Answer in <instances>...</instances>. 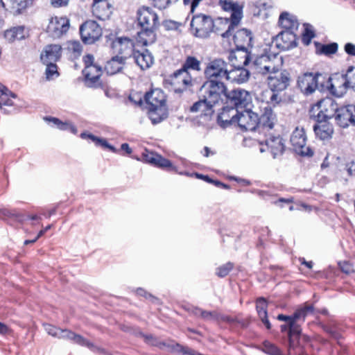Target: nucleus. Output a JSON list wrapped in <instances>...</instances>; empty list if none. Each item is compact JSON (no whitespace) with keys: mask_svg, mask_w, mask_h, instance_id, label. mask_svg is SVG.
Masks as SVG:
<instances>
[{"mask_svg":"<svg viewBox=\"0 0 355 355\" xmlns=\"http://www.w3.org/2000/svg\"><path fill=\"white\" fill-rule=\"evenodd\" d=\"M220 118L230 124L237 123L241 130L245 131H252L257 128L259 120L255 112L250 110L239 111L233 107H224Z\"/></svg>","mask_w":355,"mask_h":355,"instance_id":"obj_1","label":"nucleus"},{"mask_svg":"<svg viewBox=\"0 0 355 355\" xmlns=\"http://www.w3.org/2000/svg\"><path fill=\"white\" fill-rule=\"evenodd\" d=\"M227 22V19L222 18L214 21L209 16L203 14L196 15L193 17L190 24L191 33L193 36L201 39L208 38L213 32L221 35L223 32L220 24L226 25Z\"/></svg>","mask_w":355,"mask_h":355,"instance_id":"obj_2","label":"nucleus"},{"mask_svg":"<svg viewBox=\"0 0 355 355\" xmlns=\"http://www.w3.org/2000/svg\"><path fill=\"white\" fill-rule=\"evenodd\" d=\"M267 80L270 89L263 92V101L275 105L282 101L281 96L277 92H282L288 87L290 76L286 71H277L270 73Z\"/></svg>","mask_w":355,"mask_h":355,"instance_id":"obj_3","label":"nucleus"},{"mask_svg":"<svg viewBox=\"0 0 355 355\" xmlns=\"http://www.w3.org/2000/svg\"><path fill=\"white\" fill-rule=\"evenodd\" d=\"M144 98L148 105V117L153 124H157L166 118V96L162 89H152L145 94Z\"/></svg>","mask_w":355,"mask_h":355,"instance_id":"obj_4","label":"nucleus"},{"mask_svg":"<svg viewBox=\"0 0 355 355\" xmlns=\"http://www.w3.org/2000/svg\"><path fill=\"white\" fill-rule=\"evenodd\" d=\"M202 98L213 107L219 102L226 101L227 88L223 80H207L200 88Z\"/></svg>","mask_w":355,"mask_h":355,"instance_id":"obj_5","label":"nucleus"},{"mask_svg":"<svg viewBox=\"0 0 355 355\" xmlns=\"http://www.w3.org/2000/svg\"><path fill=\"white\" fill-rule=\"evenodd\" d=\"M283 64V59L278 53H266L257 56L252 64L254 73L261 75H269L272 72L280 71Z\"/></svg>","mask_w":355,"mask_h":355,"instance_id":"obj_6","label":"nucleus"},{"mask_svg":"<svg viewBox=\"0 0 355 355\" xmlns=\"http://www.w3.org/2000/svg\"><path fill=\"white\" fill-rule=\"evenodd\" d=\"M252 40L251 32L248 30L243 28L236 31L233 36V40L237 51L230 54V60L232 61L233 58L236 60L239 58L243 60H241L243 65H248L251 60V55L248 53V48L251 46Z\"/></svg>","mask_w":355,"mask_h":355,"instance_id":"obj_7","label":"nucleus"},{"mask_svg":"<svg viewBox=\"0 0 355 355\" xmlns=\"http://www.w3.org/2000/svg\"><path fill=\"white\" fill-rule=\"evenodd\" d=\"M228 69V63L222 58L209 60L206 63L204 74L207 80H223L225 79Z\"/></svg>","mask_w":355,"mask_h":355,"instance_id":"obj_8","label":"nucleus"},{"mask_svg":"<svg viewBox=\"0 0 355 355\" xmlns=\"http://www.w3.org/2000/svg\"><path fill=\"white\" fill-rule=\"evenodd\" d=\"M338 105L331 98L322 99L312 107L313 112H318L315 118L317 121H327L329 119L335 118Z\"/></svg>","mask_w":355,"mask_h":355,"instance_id":"obj_9","label":"nucleus"},{"mask_svg":"<svg viewBox=\"0 0 355 355\" xmlns=\"http://www.w3.org/2000/svg\"><path fill=\"white\" fill-rule=\"evenodd\" d=\"M290 141L295 152L301 156L311 157L313 155V150L306 146V135L304 128H296L291 136Z\"/></svg>","mask_w":355,"mask_h":355,"instance_id":"obj_10","label":"nucleus"},{"mask_svg":"<svg viewBox=\"0 0 355 355\" xmlns=\"http://www.w3.org/2000/svg\"><path fill=\"white\" fill-rule=\"evenodd\" d=\"M266 139L259 143L261 153L269 150L273 158L282 155L284 151L285 146L279 135H273L271 133L266 134Z\"/></svg>","mask_w":355,"mask_h":355,"instance_id":"obj_11","label":"nucleus"},{"mask_svg":"<svg viewBox=\"0 0 355 355\" xmlns=\"http://www.w3.org/2000/svg\"><path fill=\"white\" fill-rule=\"evenodd\" d=\"M321 77L319 73H305L298 76L297 87L304 94H312L316 89H321L319 86V78Z\"/></svg>","mask_w":355,"mask_h":355,"instance_id":"obj_12","label":"nucleus"},{"mask_svg":"<svg viewBox=\"0 0 355 355\" xmlns=\"http://www.w3.org/2000/svg\"><path fill=\"white\" fill-rule=\"evenodd\" d=\"M320 87L322 90L324 85L321 83ZM325 87L328 89L332 95L337 97L342 96L346 92L348 87L345 76L340 73L333 74L328 78Z\"/></svg>","mask_w":355,"mask_h":355,"instance_id":"obj_13","label":"nucleus"},{"mask_svg":"<svg viewBox=\"0 0 355 355\" xmlns=\"http://www.w3.org/2000/svg\"><path fill=\"white\" fill-rule=\"evenodd\" d=\"M80 33L84 43L93 44L101 36L102 30L95 21L89 20L81 25Z\"/></svg>","mask_w":355,"mask_h":355,"instance_id":"obj_14","label":"nucleus"},{"mask_svg":"<svg viewBox=\"0 0 355 355\" xmlns=\"http://www.w3.org/2000/svg\"><path fill=\"white\" fill-rule=\"evenodd\" d=\"M69 26L70 23L68 18L56 16L49 20L46 31L51 37L57 39L66 34Z\"/></svg>","mask_w":355,"mask_h":355,"instance_id":"obj_15","label":"nucleus"},{"mask_svg":"<svg viewBox=\"0 0 355 355\" xmlns=\"http://www.w3.org/2000/svg\"><path fill=\"white\" fill-rule=\"evenodd\" d=\"M334 119L336 123L343 128L355 125V105L338 107Z\"/></svg>","mask_w":355,"mask_h":355,"instance_id":"obj_16","label":"nucleus"},{"mask_svg":"<svg viewBox=\"0 0 355 355\" xmlns=\"http://www.w3.org/2000/svg\"><path fill=\"white\" fill-rule=\"evenodd\" d=\"M138 21L142 28H155L159 24L158 16L149 8H142L137 12Z\"/></svg>","mask_w":355,"mask_h":355,"instance_id":"obj_17","label":"nucleus"},{"mask_svg":"<svg viewBox=\"0 0 355 355\" xmlns=\"http://www.w3.org/2000/svg\"><path fill=\"white\" fill-rule=\"evenodd\" d=\"M111 46L115 53H119V57H123L124 60L133 55V42L128 37H119L114 40Z\"/></svg>","mask_w":355,"mask_h":355,"instance_id":"obj_18","label":"nucleus"},{"mask_svg":"<svg viewBox=\"0 0 355 355\" xmlns=\"http://www.w3.org/2000/svg\"><path fill=\"white\" fill-rule=\"evenodd\" d=\"M296 35L292 31H282L275 38L277 48L283 51L289 50L296 46Z\"/></svg>","mask_w":355,"mask_h":355,"instance_id":"obj_19","label":"nucleus"},{"mask_svg":"<svg viewBox=\"0 0 355 355\" xmlns=\"http://www.w3.org/2000/svg\"><path fill=\"white\" fill-rule=\"evenodd\" d=\"M277 122L276 114L269 107H266L264 111L259 117L257 129L259 132L266 133V131L270 130L273 128Z\"/></svg>","mask_w":355,"mask_h":355,"instance_id":"obj_20","label":"nucleus"},{"mask_svg":"<svg viewBox=\"0 0 355 355\" xmlns=\"http://www.w3.org/2000/svg\"><path fill=\"white\" fill-rule=\"evenodd\" d=\"M144 159L146 162L151 164L155 166L165 168L168 171H177L176 167L172 164L170 160L153 152L147 151L146 153H144Z\"/></svg>","mask_w":355,"mask_h":355,"instance_id":"obj_21","label":"nucleus"},{"mask_svg":"<svg viewBox=\"0 0 355 355\" xmlns=\"http://www.w3.org/2000/svg\"><path fill=\"white\" fill-rule=\"evenodd\" d=\"M250 94L241 89H235L227 93L226 101L235 105L238 110L239 106L245 107L250 100Z\"/></svg>","mask_w":355,"mask_h":355,"instance_id":"obj_22","label":"nucleus"},{"mask_svg":"<svg viewBox=\"0 0 355 355\" xmlns=\"http://www.w3.org/2000/svg\"><path fill=\"white\" fill-rule=\"evenodd\" d=\"M232 14L230 16V19L224 18L223 19H227V24L226 25L220 24V27L222 30L225 28H227V31L223 32L221 33V36L223 37H229L232 35V30L234 28V26H237L239 23L240 20L242 18V7L239 6H236V8L231 11Z\"/></svg>","mask_w":355,"mask_h":355,"instance_id":"obj_23","label":"nucleus"},{"mask_svg":"<svg viewBox=\"0 0 355 355\" xmlns=\"http://www.w3.org/2000/svg\"><path fill=\"white\" fill-rule=\"evenodd\" d=\"M61 46L58 44L47 45L41 53L40 59L44 63L56 62L61 55Z\"/></svg>","mask_w":355,"mask_h":355,"instance_id":"obj_24","label":"nucleus"},{"mask_svg":"<svg viewBox=\"0 0 355 355\" xmlns=\"http://www.w3.org/2000/svg\"><path fill=\"white\" fill-rule=\"evenodd\" d=\"M250 76L249 71L241 67H235L232 69H227L225 80L232 83L241 84L245 83Z\"/></svg>","mask_w":355,"mask_h":355,"instance_id":"obj_25","label":"nucleus"},{"mask_svg":"<svg viewBox=\"0 0 355 355\" xmlns=\"http://www.w3.org/2000/svg\"><path fill=\"white\" fill-rule=\"evenodd\" d=\"M93 15L101 20H105L111 14L110 3L107 0H94L92 4Z\"/></svg>","mask_w":355,"mask_h":355,"instance_id":"obj_26","label":"nucleus"},{"mask_svg":"<svg viewBox=\"0 0 355 355\" xmlns=\"http://www.w3.org/2000/svg\"><path fill=\"white\" fill-rule=\"evenodd\" d=\"M132 57L137 65L143 70L150 67L154 62L152 54L148 50L135 51L133 52Z\"/></svg>","mask_w":355,"mask_h":355,"instance_id":"obj_27","label":"nucleus"},{"mask_svg":"<svg viewBox=\"0 0 355 355\" xmlns=\"http://www.w3.org/2000/svg\"><path fill=\"white\" fill-rule=\"evenodd\" d=\"M313 130L318 137L322 140L329 139L334 133V128L327 121H318L313 126Z\"/></svg>","mask_w":355,"mask_h":355,"instance_id":"obj_28","label":"nucleus"},{"mask_svg":"<svg viewBox=\"0 0 355 355\" xmlns=\"http://www.w3.org/2000/svg\"><path fill=\"white\" fill-rule=\"evenodd\" d=\"M279 24L285 31L293 32L296 31L299 26L296 17L286 12L282 13L279 16Z\"/></svg>","mask_w":355,"mask_h":355,"instance_id":"obj_29","label":"nucleus"},{"mask_svg":"<svg viewBox=\"0 0 355 355\" xmlns=\"http://www.w3.org/2000/svg\"><path fill=\"white\" fill-rule=\"evenodd\" d=\"M28 35V32L24 26L12 27L6 30L4 33L6 40L12 43L15 40H21L24 39Z\"/></svg>","mask_w":355,"mask_h":355,"instance_id":"obj_30","label":"nucleus"},{"mask_svg":"<svg viewBox=\"0 0 355 355\" xmlns=\"http://www.w3.org/2000/svg\"><path fill=\"white\" fill-rule=\"evenodd\" d=\"M125 60L123 57H119V55L114 56L107 62L105 66V71L109 75H114L120 72L124 67Z\"/></svg>","mask_w":355,"mask_h":355,"instance_id":"obj_31","label":"nucleus"},{"mask_svg":"<svg viewBox=\"0 0 355 355\" xmlns=\"http://www.w3.org/2000/svg\"><path fill=\"white\" fill-rule=\"evenodd\" d=\"M155 40L156 35L154 32V28H144L137 33V41L144 46L152 44Z\"/></svg>","mask_w":355,"mask_h":355,"instance_id":"obj_32","label":"nucleus"},{"mask_svg":"<svg viewBox=\"0 0 355 355\" xmlns=\"http://www.w3.org/2000/svg\"><path fill=\"white\" fill-rule=\"evenodd\" d=\"M44 120L49 123H52V126H55L61 130H69L73 134L77 133V128L70 122L62 121L59 119L52 116H45Z\"/></svg>","mask_w":355,"mask_h":355,"instance_id":"obj_33","label":"nucleus"},{"mask_svg":"<svg viewBox=\"0 0 355 355\" xmlns=\"http://www.w3.org/2000/svg\"><path fill=\"white\" fill-rule=\"evenodd\" d=\"M256 308L258 315L268 329H270L271 324L268 319L267 304L264 298H259L257 300Z\"/></svg>","mask_w":355,"mask_h":355,"instance_id":"obj_34","label":"nucleus"},{"mask_svg":"<svg viewBox=\"0 0 355 355\" xmlns=\"http://www.w3.org/2000/svg\"><path fill=\"white\" fill-rule=\"evenodd\" d=\"M83 73L87 81L96 84L101 76V68L98 65L85 67Z\"/></svg>","mask_w":355,"mask_h":355,"instance_id":"obj_35","label":"nucleus"},{"mask_svg":"<svg viewBox=\"0 0 355 355\" xmlns=\"http://www.w3.org/2000/svg\"><path fill=\"white\" fill-rule=\"evenodd\" d=\"M174 78L177 84H182L186 87L192 85L193 79L189 72L182 68L174 73Z\"/></svg>","mask_w":355,"mask_h":355,"instance_id":"obj_36","label":"nucleus"},{"mask_svg":"<svg viewBox=\"0 0 355 355\" xmlns=\"http://www.w3.org/2000/svg\"><path fill=\"white\" fill-rule=\"evenodd\" d=\"M288 326L289 349H291L295 347V337H297L300 335L301 329L295 320H291Z\"/></svg>","mask_w":355,"mask_h":355,"instance_id":"obj_37","label":"nucleus"},{"mask_svg":"<svg viewBox=\"0 0 355 355\" xmlns=\"http://www.w3.org/2000/svg\"><path fill=\"white\" fill-rule=\"evenodd\" d=\"M212 107L213 106L210 105L205 98H202V100L195 103L191 107L190 110L192 112H201L205 115H207L211 112Z\"/></svg>","mask_w":355,"mask_h":355,"instance_id":"obj_38","label":"nucleus"},{"mask_svg":"<svg viewBox=\"0 0 355 355\" xmlns=\"http://www.w3.org/2000/svg\"><path fill=\"white\" fill-rule=\"evenodd\" d=\"M80 137L83 139H91L92 141H93L96 146H101L104 148H109L111 151H112L114 153L117 152V150L114 146L110 145L106 141V140L98 138L92 134H87V133L83 132V133H81Z\"/></svg>","mask_w":355,"mask_h":355,"instance_id":"obj_39","label":"nucleus"},{"mask_svg":"<svg viewBox=\"0 0 355 355\" xmlns=\"http://www.w3.org/2000/svg\"><path fill=\"white\" fill-rule=\"evenodd\" d=\"M314 312V308L312 305L306 304L304 307L297 309L293 315V320L297 322L300 320L304 321L305 318L309 314Z\"/></svg>","mask_w":355,"mask_h":355,"instance_id":"obj_40","label":"nucleus"},{"mask_svg":"<svg viewBox=\"0 0 355 355\" xmlns=\"http://www.w3.org/2000/svg\"><path fill=\"white\" fill-rule=\"evenodd\" d=\"M182 69L186 71H189V70L200 71L201 70L200 62L193 56H188L182 65Z\"/></svg>","mask_w":355,"mask_h":355,"instance_id":"obj_41","label":"nucleus"},{"mask_svg":"<svg viewBox=\"0 0 355 355\" xmlns=\"http://www.w3.org/2000/svg\"><path fill=\"white\" fill-rule=\"evenodd\" d=\"M8 8L19 12L32 4V0H6Z\"/></svg>","mask_w":355,"mask_h":355,"instance_id":"obj_42","label":"nucleus"},{"mask_svg":"<svg viewBox=\"0 0 355 355\" xmlns=\"http://www.w3.org/2000/svg\"><path fill=\"white\" fill-rule=\"evenodd\" d=\"M16 95L9 89H6L4 92L0 96V108L3 105L11 106L13 105L12 98H15Z\"/></svg>","mask_w":355,"mask_h":355,"instance_id":"obj_43","label":"nucleus"},{"mask_svg":"<svg viewBox=\"0 0 355 355\" xmlns=\"http://www.w3.org/2000/svg\"><path fill=\"white\" fill-rule=\"evenodd\" d=\"M232 268L233 264L230 262H228L217 268L216 274L220 277H224L229 274Z\"/></svg>","mask_w":355,"mask_h":355,"instance_id":"obj_44","label":"nucleus"},{"mask_svg":"<svg viewBox=\"0 0 355 355\" xmlns=\"http://www.w3.org/2000/svg\"><path fill=\"white\" fill-rule=\"evenodd\" d=\"M338 50L337 43H331L329 44L322 45L320 49V53L324 55H331L335 53Z\"/></svg>","mask_w":355,"mask_h":355,"instance_id":"obj_45","label":"nucleus"},{"mask_svg":"<svg viewBox=\"0 0 355 355\" xmlns=\"http://www.w3.org/2000/svg\"><path fill=\"white\" fill-rule=\"evenodd\" d=\"M348 87L355 90V67H350L345 74Z\"/></svg>","mask_w":355,"mask_h":355,"instance_id":"obj_46","label":"nucleus"},{"mask_svg":"<svg viewBox=\"0 0 355 355\" xmlns=\"http://www.w3.org/2000/svg\"><path fill=\"white\" fill-rule=\"evenodd\" d=\"M44 64L46 65V78L48 79L53 78V77L55 75L56 76H58V71H57V65L55 64V62L44 63Z\"/></svg>","mask_w":355,"mask_h":355,"instance_id":"obj_47","label":"nucleus"},{"mask_svg":"<svg viewBox=\"0 0 355 355\" xmlns=\"http://www.w3.org/2000/svg\"><path fill=\"white\" fill-rule=\"evenodd\" d=\"M67 49L76 55H80L82 51V46L78 41H70L67 43Z\"/></svg>","mask_w":355,"mask_h":355,"instance_id":"obj_48","label":"nucleus"},{"mask_svg":"<svg viewBox=\"0 0 355 355\" xmlns=\"http://www.w3.org/2000/svg\"><path fill=\"white\" fill-rule=\"evenodd\" d=\"M71 340L73 341L74 343H76L82 346H87L88 347H91L92 345L88 340H87L82 336L76 334L74 332L73 334Z\"/></svg>","mask_w":355,"mask_h":355,"instance_id":"obj_49","label":"nucleus"},{"mask_svg":"<svg viewBox=\"0 0 355 355\" xmlns=\"http://www.w3.org/2000/svg\"><path fill=\"white\" fill-rule=\"evenodd\" d=\"M314 36L315 34L313 31L306 27L304 30V33L302 35V41L305 44L308 45L309 44L311 39L314 37Z\"/></svg>","mask_w":355,"mask_h":355,"instance_id":"obj_50","label":"nucleus"},{"mask_svg":"<svg viewBox=\"0 0 355 355\" xmlns=\"http://www.w3.org/2000/svg\"><path fill=\"white\" fill-rule=\"evenodd\" d=\"M220 5L223 10H233L236 6H239V5L236 3L233 2L231 0H223L220 1Z\"/></svg>","mask_w":355,"mask_h":355,"instance_id":"obj_51","label":"nucleus"},{"mask_svg":"<svg viewBox=\"0 0 355 355\" xmlns=\"http://www.w3.org/2000/svg\"><path fill=\"white\" fill-rule=\"evenodd\" d=\"M60 328H57L54 326H52L51 324H46L45 325V330L47 332L48 334L53 336V337H55V338H58V334L59 331H60Z\"/></svg>","mask_w":355,"mask_h":355,"instance_id":"obj_52","label":"nucleus"},{"mask_svg":"<svg viewBox=\"0 0 355 355\" xmlns=\"http://www.w3.org/2000/svg\"><path fill=\"white\" fill-rule=\"evenodd\" d=\"M163 25L166 30H177L180 27V24L175 21L166 20L164 22Z\"/></svg>","mask_w":355,"mask_h":355,"instance_id":"obj_53","label":"nucleus"},{"mask_svg":"<svg viewBox=\"0 0 355 355\" xmlns=\"http://www.w3.org/2000/svg\"><path fill=\"white\" fill-rule=\"evenodd\" d=\"M58 338L59 339H66V340H71L73 332L69 331L68 329H60L59 331Z\"/></svg>","mask_w":355,"mask_h":355,"instance_id":"obj_54","label":"nucleus"},{"mask_svg":"<svg viewBox=\"0 0 355 355\" xmlns=\"http://www.w3.org/2000/svg\"><path fill=\"white\" fill-rule=\"evenodd\" d=\"M83 61L85 63V67L95 66L94 58L91 54H87L83 57Z\"/></svg>","mask_w":355,"mask_h":355,"instance_id":"obj_55","label":"nucleus"},{"mask_svg":"<svg viewBox=\"0 0 355 355\" xmlns=\"http://www.w3.org/2000/svg\"><path fill=\"white\" fill-rule=\"evenodd\" d=\"M0 212L3 215V216H9V217H11V216H15L17 218H18L19 220H22V219L21 218V215L18 213H15V212H12L8 209H0Z\"/></svg>","mask_w":355,"mask_h":355,"instance_id":"obj_56","label":"nucleus"},{"mask_svg":"<svg viewBox=\"0 0 355 355\" xmlns=\"http://www.w3.org/2000/svg\"><path fill=\"white\" fill-rule=\"evenodd\" d=\"M340 268L343 272L349 274L353 271V268L350 263L348 262L344 261L343 263H339Z\"/></svg>","mask_w":355,"mask_h":355,"instance_id":"obj_57","label":"nucleus"},{"mask_svg":"<svg viewBox=\"0 0 355 355\" xmlns=\"http://www.w3.org/2000/svg\"><path fill=\"white\" fill-rule=\"evenodd\" d=\"M345 51L349 55L355 56V45L352 43H347L345 45Z\"/></svg>","mask_w":355,"mask_h":355,"instance_id":"obj_58","label":"nucleus"},{"mask_svg":"<svg viewBox=\"0 0 355 355\" xmlns=\"http://www.w3.org/2000/svg\"><path fill=\"white\" fill-rule=\"evenodd\" d=\"M129 100L133 102V103L135 105H140L142 101L141 96L137 94L130 95Z\"/></svg>","mask_w":355,"mask_h":355,"instance_id":"obj_59","label":"nucleus"},{"mask_svg":"<svg viewBox=\"0 0 355 355\" xmlns=\"http://www.w3.org/2000/svg\"><path fill=\"white\" fill-rule=\"evenodd\" d=\"M195 314L196 315H200L202 318H205V319H208L209 318H211L212 316V313L211 312H209V311H203V310H201V309H196V312H195Z\"/></svg>","mask_w":355,"mask_h":355,"instance_id":"obj_60","label":"nucleus"},{"mask_svg":"<svg viewBox=\"0 0 355 355\" xmlns=\"http://www.w3.org/2000/svg\"><path fill=\"white\" fill-rule=\"evenodd\" d=\"M69 0H51V3L53 6L59 8L65 6L68 4Z\"/></svg>","mask_w":355,"mask_h":355,"instance_id":"obj_61","label":"nucleus"},{"mask_svg":"<svg viewBox=\"0 0 355 355\" xmlns=\"http://www.w3.org/2000/svg\"><path fill=\"white\" fill-rule=\"evenodd\" d=\"M324 330L328 333L330 336H331L333 338H336V339H338V337H339V334L333 328L330 327H323Z\"/></svg>","mask_w":355,"mask_h":355,"instance_id":"obj_62","label":"nucleus"},{"mask_svg":"<svg viewBox=\"0 0 355 355\" xmlns=\"http://www.w3.org/2000/svg\"><path fill=\"white\" fill-rule=\"evenodd\" d=\"M277 319L279 320L287 321L289 323L291 320H293V316H287V315H283V314H279L277 316Z\"/></svg>","mask_w":355,"mask_h":355,"instance_id":"obj_63","label":"nucleus"},{"mask_svg":"<svg viewBox=\"0 0 355 355\" xmlns=\"http://www.w3.org/2000/svg\"><path fill=\"white\" fill-rule=\"evenodd\" d=\"M121 150L126 152L127 154L132 153V149L130 148L129 145L126 143H124L121 146Z\"/></svg>","mask_w":355,"mask_h":355,"instance_id":"obj_64","label":"nucleus"}]
</instances>
